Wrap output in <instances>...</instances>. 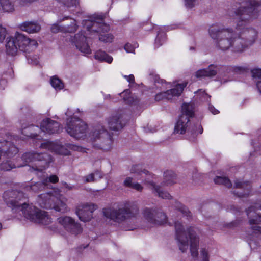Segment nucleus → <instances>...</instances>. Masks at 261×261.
Returning a JSON list of instances; mask_svg holds the SVG:
<instances>
[{"label": "nucleus", "mask_w": 261, "mask_h": 261, "mask_svg": "<svg viewBox=\"0 0 261 261\" xmlns=\"http://www.w3.org/2000/svg\"><path fill=\"white\" fill-rule=\"evenodd\" d=\"M70 23L69 25L62 26V31L64 33H73L77 29V25H76L75 20L70 18Z\"/></svg>", "instance_id": "f704fd0d"}, {"label": "nucleus", "mask_w": 261, "mask_h": 261, "mask_svg": "<svg viewBox=\"0 0 261 261\" xmlns=\"http://www.w3.org/2000/svg\"><path fill=\"white\" fill-rule=\"evenodd\" d=\"M86 37L82 32L75 34L73 37H71L70 41L77 49L84 54H89L91 53L89 45L86 42Z\"/></svg>", "instance_id": "4be33fe9"}, {"label": "nucleus", "mask_w": 261, "mask_h": 261, "mask_svg": "<svg viewBox=\"0 0 261 261\" xmlns=\"http://www.w3.org/2000/svg\"><path fill=\"white\" fill-rule=\"evenodd\" d=\"M257 210H261L260 204H256L255 206H251L246 212L249 219V223L251 225V229L254 233H261V227L254 225L261 222V214H256L255 213Z\"/></svg>", "instance_id": "2eb2a0df"}, {"label": "nucleus", "mask_w": 261, "mask_h": 261, "mask_svg": "<svg viewBox=\"0 0 261 261\" xmlns=\"http://www.w3.org/2000/svg\"><path fill=\"white\" fill-rule=\"evenodd\" d=\"M6 83V81L4 80H2L0 81V84H5Z\"/></svg>", "instance_id": "0e129e2a"}, {"label": "nucleus", "mask_w": 261, "mask_h": 261, "mask_svg": "<svg viewBox=\"0 0 261 261\" xmlns=\"http://www.w3.org/2000/svg\"><path fill=\"white\" fill-rule=\"evenodd\" d=\"M185 5L188 8H192L194 6V0H185Z\"/></svg>", "instance_id": "4d7b16f0"}, {"label": "nucleus", "mask_w": 261, "mask_h": 261, "mask_svg": "<svg viewBox=\"0 0 261 261\" xmlns=\"http://www.w3.org/2000/svg\"><path fill=\"white\" fill-rule=\"evenodd\" d=\"M246 2H249L251 4H254L255 3H257L258 5L259 3L261 5V0H246Z\"/></svg>", "instance_id": "13d9d810"}, {"label": "nucleus", "mask_w": 261, "mask_h": 261, "mask_svg": "<svg viewBox=\"0 0 261 261\" xmlns=\"http://www.w3.org/2000/svg\"><path fill=\"white\" fill-rule=\"evenodd\" d=\"M89 139L95 148L108 151L112 148V136L100 125L93 128L89 134Z\"/></svg>", "instance_id": "0eeeda50"}, {"label": "nucleus", "mask_w": 261, "mask_h": 261, "mask_svg": "<svg viewBox=\"0 0 261 261\" xmlns=\"http://www.w3.org/2000/svg\"><path fill=\"white\" fill-rule=\"evenodd\" d=\"M20 28L29 33H36L40 30L41 26L36 22L25 21L20 25Z\"/></svg>", "instance_id": "a878e982"}, {"label": "nucleus", "mask_w": 261, "mask_h": 261, "mask_svg": "<svg viewBox=\"0 0 261 261\" xmlns=\"http://www.w3.org/2000/svg\"><path fill=\"white\" fill-rule=\"evenodd\" d=\"M221 69L222 71L228 73L232 72L237 74H243L249 70V69L245 66H222Z\"/></svg>", "instance_id": "c756f323"}, {"label": "nucleus", "mask_w": 261, "mask_h": 261, "mask_svg": "<svg viewBox=\"0 0 261 261\" xmlns=\"http://www.w3.org/2000/svg\"><path fill=\"white\" fill-rule=\"evenodd\" d=\"M18 152V149L10 142L4 140L0 142V171H9L13 168L20 167L15 165L11 159Z\"/></svg>", "instance_id": "6e6552de"}, {"label": "nucleus", "mask_w": 261, "mask_h": 261, "mask_svg": "<svg viewBox=\"0 0 261 261\" xmlns=\"http://www.w3.org/2000/svg\"><path fill=\"white\" fill-rule=\"evenodd\" d=\"M69 18V17H64L63 19H61L60 20H59V21L60 22H62V21H64L65 19H68Z\"/></svg>", "instance_id": "e2e57ef3"}, {"label": "nucleus", "mask_w": 261, "mask_h": 261, "mask_svg": "<svg viewBox=\"0 0 261 261\" xmlns=\"http://www.w3.org/2000/svg\"><path fill=\"white\" fill-rule=\"evenodd\" d=\"M7 34V31L5 28L0 24V43H2L5 39Z\"/></svg>", "instance_id": "de8ad7c7"}, {"label": "nucleus", "mask_w": 261, "mask_h": 261, "mask_svg": "<svg viewBox=\"0 0 261 261\" xmlns=\"http://www.w3.org/2000/svg\"><path fill=\"white\" fill-rule=\"evenodd\" d=\"M208 32L217 48L225 51L231 47L233 36L234 35L232 29L224 28L215 24L210 27Z\"/></svg>", "instance_id": "39448f33"}, {"label": "nucleus", "mask_w": 261, "mask_h": 261, "mask_svg": "<svg viewBox=\"0 0 261 261\" xmlns=\"http://www.w3.org/2000/svg\"><path fill=\"white\" fill-rule=\"evenodd\" d=\"M238 1L241 6L234 12L236 18L239 20L236 29L238 30H242L240 35L251 45L255 42L257 33L255 29L245 27L250 19L257 17L258 9L261 5L256 3L251 4L246 0Z\"/></svg>", "instance_id": "f03ea898"}, {"label": "nucleus", "mask_w": 261, "mask_h": 261, "mask_svg": "<svg viewBox=\"0 0 261 261\" xmlns=\"http://www.w3.org/2000/svg\"><path fill=\"white\" fill-rule=\"evenodd\" d=\"M51 86L57 90H61L64 88V84L57 77L53 76L50 79Z\"/></svg>", "instance_id": "a19ab883"}, {"label": "nucleus", "mask_w": 261, "mask_h": 261, "mask_svg": "<svg viewBox=\"0 0 261 261\" xmlns=\"http://www.w3.org/2000/svg\"><path fill=\"white\" fill-rule=\"evenodd\" d=\"M130 172L137 175L136 178L138 180H142L145 184L150 186L152 190L154 189V187L158 186L155 184L152 179L153 175L147 170L142 169L139 165L133 166L130 169Z\"/></svg>", "instance_id": "f3484780"}, {"label": "nucleus", "mask_w": 261, "mask_h": 261, "mask_svg": "<svg viewBox=\"0 0 261 261\" xmlns=\"http://www.w3.org/2000/svg\"><path fill=\"white\" fill-rule=\"evenodd\" d=\"M214 181L217 184L224 185L228 188H230L232 186L231 181L226 177L217 176L215 178Z\"/></svg>", "instance_id": "ea45409f"}, {"label": "nucleus", "mask_w": 261, "mask_h": 261, "mask_svg": "<svg viewBox=\"0 0 261 261\" xmlns=\"http://www.w3.org/2000/svg\"><path fill=\"white\" fill-rule=\"evenodd\" d=\"M121 97H123L124 100L126 103L131 106H138L139 103V100L136 97L130 96V91L128 89L125 90L123 92L120 93Z\"/></svg>", "instance_id": "c85d7f7f"}, {"label": "nucleus", "mask_w": 261, "mask_h": 261, "mask_svg": "<svg viewBox=\"0 0 261 261\" xmlns=\"http://www.w3.org/2000/svg\"><path fill=\"white\" fill-rule=\"evenodd\" d=\"M95 58L101 61H105L111 63L113 61V58L108 55L105 51L99 50L95 53Z\"/></svg>", "instance_id": "473e14b6"}, {"label": "nucleus", "mask_w": 261, "mask_h": 261, "mask_svg": "<svg viewBox=\"0 0 261 261\" xmlns=\"http://www.w3.org/2000/svg\"><path fill=\"white\" fill-rule=\"evenodd\" d=\"M194 115L193 107L192 105L184 103L182 106L181 114L175 126L174 133L185 134L190 118Z\"/></svg>", "instance_id": "4468645a"}, {"label": "nucleus", "mask_w": 261, "mask_h": 261, "mask_svg": "<svg viewBox=\"0 0 261 261\" xmlns=\"http://www.w3.org/2000/svg\"><path fill=\"white\" fill-rule=\"evenodd\" d=\"M153 190L156 195L163 199H170L171 198V196L167 192L161 190V187L159 185L154 187V189Z\"/></svg>", "instance_id": "e433bc0d"}, {"label": "nucleus", "mask_w": 261, "mask_h": 261, "mask_svg": "<svg viewBox=\"0 0 261 261\" xmlns=\"http://www.w3.org/2000/svg\"><path fill=\"white\" fill-rule=\"evenodd\" d=\"M93 173L95 174V176L98 177L99 178H101L102 177V173L98 171H96Z\"/></svg>", "instance_id": "bf43d9fd"}, {"label": "nucleus", "mask_w": 261, "mask_h": 261, "mask_svg": "<svg viewBox=\"0 0 261 261\" xmlns=\"http://www.w3.org/2000/svg\"><path fill=\"white\" fill-rule=\"evenodd\" d=\"M84 181L85 183L93 182L94 181L95 179V174H93V173H90L87 176L84 177Z\"/></svg>", "instance_id": "8fccbe9b"}, {"label": "nucleus", "mask_w": 261, "mask_h": 261, "mask_svg": "<svg viewBox=\"0 0 261 261\" xmlns=\"http://www.w3.org/2000/svg\"><path fill=\"white\" fill-rule=\"evenodd\" d=\"M137 47H138V45L136 44L132 45L128 43L125 45L124 49L127 53H133Z\"/></svg>", "instance_id": "49530a36"}, {"label": "nucleus", "mask_w": 261, "mask_h": 261, "mask_svg": "<svg viewBox=\"0 0 261 261\" xmlns=\"http://www.w3.org/2000/svg\"><path fill=\"white\" fill-rule=\"evenodd\" d=\"M60 125L56 121L47 118L41 123L40 128L34 125H30L22 129V133L27 137L35 138L38 136L36 130H41L48 134L58 133L59 132Z\"/></svg>", "instance_id": "9b49d317"}, {"label": "nucleus", "mask_w": 261, "mask_h": 261, "mask_svg": "<svg viewBox=\"0 0 261 261\" xmlns=\"http://www.w3.org/2000/svg\"><path fill=\"white\" fill-rule=\"evenodd\" d=\"M3 197L8 206L11 207L16 212H21L24 217L31 221L45 225L51 222V218L46 212L27 203V197L22 192L7 191Z\"/></svg>", "instance_id": "f257e3e1"}, {"label": "nucleus", "mask_w": 261, "mask_h": 261, "mask_svg": "<svg viewBox=\"0 0 261 261\" xmlns=\"http://www.w3.org/2000/svg\"><path fill=\"white\" fill-rule=\"evenodd\" d=\"M176 175L171 170H167L164 173V180L162 182V186H170L176 182Z\"/></svg>", "instance_id": "cd10ccee"}, {"label": "nucleus", "mask_w": 261, "mask_h": 261, "mask_svg": "<svg viewBox=\"0 0 261 261\" xmlns=\"http://www.w3.org/2000/svg\"><path fill=\"white\" fill-rule=\"evenodd\" d=\"M40 147L41 148L47 149L48 150H51L52 151H55L59 154H64L65 155L68 154V151L66 150L65 151H63V147L62 146H59L58 145H55V143L51 142H46L43 143L41 144Z\"/></svg>", "instance_id": "bb28decb"}, {"label": "nucleus", "mask_w": 261, "mask_h": 261, "mask_svg": "<svg viewBox=\"0 0 261 261\" xmlns=\"http://www.w3.org/2000/svg\"><path fill=\"white\" fill-rule=\"evenodd\" d=\"M165 39V34L164 33H158L157 36L155 40V45L156 47H159L164 42Z\"/></svg>", "instance_id": "37998d69"}, {"label": "nucleus", "mask_w": 261, "mask_h": 261, "mask_svg": "<svg viewBox=\"0 0 261 261\" xmlns=\"http://www.w3.org/2000/svg\"><path fill=\"white\" fill-rule=\"evenodd\" d=\"M83 23L88 31L94 32H99V28L106 32L109 31L110 29L108 24L103 22L102 17L94 20H85Z\"/></svg>", "instance_id": "412c9836"}, {"label": "nucleus", "mask_w": 261, "mask_h": 261, "mask_svg": "<svg viewBox=\"0 0 261 261\" xmlns=\"http://www.w3.org/2000/svg\"><path fill=\"white\" fill-rule=\"evenodd\" d=\"M37 46L38 43L35 40L30 39L24 35L16 32L14 37L7 38L6 49L8 54L14 56L18 49L24 53H29Z\"/></svg>", "instance_id": "20e7f679"}, {"label": "nucleus", "mask_w": 261, "mask_h": 261, "mask_svg": "<svg viewBox=\"0 0 261 261\" xmlns=\"http://www.w3.org/2000/svg\"><path fill=\"white\" fill-rule=\"evenodd\" d=\"M123 185L126 187L132 188L139 192L142 191L143 188L140 184L133 182V178L130 177L126 178L124 180Z\"/></svg>", "instance_id": "7c9ffc66"}, {"label": "nucleus", "mask_w": 261, "mask_h": 261, "mask_svg": "<svg viewBox=\"0 0 261 261\" xmlns=\"http://www.w3.org/2000/svg\"><path fill=\"white\" fill-rule=\"evenodd\" d=\"M14 0H0V6L5 12H12L14 10Z\"/></svg>", "instance_id": "72a5a7b5"}, {"label": "nucleus", "mask_w": 261, "mask_h": 261, "mask_svg": "<svg viewBox=\"0 0 261 261\" xmlns=\"http://www.w3.org/2000/svg\"><path fill=\"white\" fill-rule=\"evenodd\" d=\"M208 110L213 113V114H217L219 113V111L216 109L213 105L209 104L208 105Z\"/></svg>", "instance_id": "6e6d98bb"}, {"label": "nucleus", "mask_w": 261, "mask_h": 261, "mask_svg": "<svg viewBox=\"0 0 261 261\" xmlns=\"http://www.w3.org/2000/svg\"><path fill=\"white\" fill-rule=\"evenodd\" d=\"M190 49L192 50V49H194V48L193 47H190Z\"/></svg>", "instance_id": "338daca9"}, {"label": "nucleus", "mask_w": 261, "mask_h": 261, "mask_svg": "<svg viewBox=\"0 0 261 261\" xmlns=\"http://www.w3.org/2000/svg\"><path fill=\"white\" fill-rule=\"evenodd\" d=\"M191 133L193 136V139H194L198 133L201 134L203 133V128L200 124L197 123L195 124L193 127L189 128L188 133Z\"/></svg>", "instance_id": "4c0bfd02"}, {"label": "nucleus", "mask_w": 261, "mask_h": 261, "mask_svg": "<svg viewBox=\"0 0 261 261\" xmlns=\"http://www.w3.org/2000/svg\"><path fill=\"white\" fill-rule=\"evenodd\" d=\"M37 202L42 208L49 209L54 208L56 211L65 213L67 207L65 202L58 199L51 192H46L38 195Z\"/></svg>", "instance_id": "9d476101"}, {"label": "nucleus", "mask_w": 261, "mask_h": 261, "mask_svg": "<svg viewBox=\"0 0 261 261\" xmlns=\"http://www.w3.org/2000/svg\"><path fill=\"white\" fill-rule=\"evenodd\" d=\"M62 185L64 186V188L68 189V190H72L73 189H74L75 188V186L73 185H71L70 184H67L66 182H62Z\"/></svg>", "instance_id": "864d4df0"}, {"label": "nucleus", "mask_w": 261, "mask_h": 261, "mask_svg": "<svg viewBox=\"0 0 261 261\" xmlns=\"http://www.w3.org/2000/svg\"><path fill=\"white\" fill-rule=\"evenodd\" d=\"M103 213L106 218L120 223L136 217L139 213V207L135 202H127L123 207L118 209L105 208L103 209Z\"/></svg>", "instance_id": "423d86ee"}, {"label": "nucleus", "mask_w": 261, "mask_h": 261, "mask_svg": "<svg viewBox=\"0 0 261 261\" xmlns=\"http://www.w3.org/2000/svg\"><path fill=\"white\" fill-rule=\"evenodd\" d=\"M145 219L154 225H161L167 221V216L161 209L154 207H145L142 211Z\"/></svg>", "instance_id": "ddd939ff"}, {"label": "nucleus", "mask_w": 261, "mask_h": 261, "mask_svg": "<svg viewBox=\"0 0 261 261\" xmlns=\"http://www.w3.org/2000/svg\"><path fill=\"white\" fill-rule=\"evenodd\" d=\"M99 32H96L99 34V39L101 41L107 43V42H111L113 39V36L111 34H105L107 33L106 31H102L101 28H99ZM108 31H107L108 32Z\"/></svg>", "instance_id": "c9c22d12"}, {"label": "nucleus", "mask_w": 261, "mask_h": 261, "mask_svg": "<svg viewBox=\"0 0 261 261\" xmlns=\"http://www.w3.org/2000/svg\"><path fill=\"white\" fill-rule=\"evenodd\" d=\"M87 129V124L79 118L71 117L67 119L66 130L71 137L80 139L86 135Z\"/></svg>", "instance_id": "f8f14e48"}, {"label": "nucleus", "mask_w": 261, "mask_h": 261, "mask_svg": "<svg viewBox=\"0 0 261 261\" xmlns=\"http://www.w3.org/2000/svg\"><path fill=\"white\" fill-rule=\"evenodd\" d=\"M65 114L67 116H71V113L70 112L69 109H68L67 112L65 113Z\"/></svg>", "instance_id": "680f3d73"}, {"label": "nucleus", "mask_w": 261, "mask_h": 261, "mask_svg": "<svg viewBox=\"0 0 261 261\" xmlns=\"http://www.w3.org/2000/svg\"><path fill=\"white\" fill-rule=\"evenodd\" d=\"M175 207L178 211L182 213L184 215V216H187L188 218H190L191 217L192 215L189 209L187 207L182 205L181 203L176 202L175 203Z\"/></svg>", "instance_id": "58836bf2"}, {"label": "nucleus", "mask_w": 261, "mask_h": 261, "mask_svg": "<svg viewBox=\"0 0 261 261\" xmlns=\"http://www.w3.org/2000/svg\"><path fill=\"white\" fill-rule=\"evenodd\" d=\"M251 73L256 83V81H261V69L254 68L251 70Z\"/></svg>", "instance_id": "c03bdc74"}, {"label": "nucleus", "mask_w": 261, "mask_h": 261, "mask_svg": "<svg viewBox=\"0 0 261 261\" xmlns=\"http://www.w3.org/2000/svg\"><path fill=\"white\" fill-rule=\"evenodd\" d=\"M187 83L179 84L173 89L167 90L165 92H160L155 96V100L159 101L163 99L171 100L174 96H179L182 92Z\"/></svg>", "instance_id": "aec40b11"}, {"label": "nucleus", "mask_w": 261, "mask_h": 261, "mask_svg": "<svg viewBox=\"0 0 261 261\" xmlns=\"http://www.w3.org/2000/svg\"><path fill=\"white\" fill-rule=\"evenodd\" d=\"M2 227V225L1 223H0V230L1 229Z\"/></svg>", "instance_id": "69168bd1"}, {"label": "nucleus", "mask_w": 261, "mask_h": 261, "mask_svg": "<svg viewBox=\"0 0 261 261\" xmlns=\"http://www.w3.org/2000/svg\"><path fill=\"white\" fill-rule=\"evenodd\" d=\"M26 57L29 64L37 65L39 63L38 57L36 55H29Z\"/></svg>", "instance_id": "a18cd8bd"}, {"label": "nucleus", "mask_w": 261, "mask_h": 261, "mask_svg": "<svg viewBox=\"0 0 261 261\" xmlns=\"http://www.w3.org/2000/svg\"><path fill=\"white\" fill-rule=\"evenodd\" d=\"M97 206L92 203H86L79 205L76 208V214L79 219L83 222H88L93 218V213Z\"/></svg>", "instance_id": "dca6fc26"}, {"label": "nucleus", "mask_w": 261, "mask_h": 261, "mask_svg": "<svg viewBox=\"0 0 261 261\" xmlns=\"http://www.w3.org/2000/svg\"><path fill=\"white\" fill-rule=\"evenodd\" d=\"M47 182V179H44L42 182H37L33 185L27 186L25 189L27 190H32L37 193L44 189Z\"/></svg>", "instance_id": "2f4dec72"}, {"label": "nucleus", "mask_w": 261, "mask_h": 261, "mask_svg": "<svg viewBox=\"0 0 261 261\" xmlns=\"http://www.w3.org/2000/svg\"><path fill=\"white\" fill-rule=\"evenodd\" d=\"M200 253L201 255L202 261H209L208 252L205 249L202 248L200 251Z\"/></svg>", "instance_id": "09e8293b"}, {"label": "nucleus", "mask_w": 261, "mask_h": 261, "mask_svg": "<svg viewBox=\"0 0 261 261\" xmlns=\"http://www.w3.org/2000/svg\"><path fill=\"white\" fill-rule=\"evenodd\" d=\"M23 164L20 165L24 166L31 162H35L34 166L30 168V171H37L42 172L45 170L52 162V159L48 153L46 152L38 153L34 152H26L22 157Z\"/></svg>", "instance_id": "1a4fd4ad"}, {"label": "nucleus", "mask_w": 261, "mask_h": 261, "mask_svg": "<svg viewBox=\"0 0 261 261\" xmlns=\"http://www.w3.org/2000/svg\"><path fill=\"white\" fill-rule=\"evenodd\" d=\"M124 77L126 79L129 83L133 84L135 83V78L133 74H130L129 75H124Z\"/></svg>", "instance_id": "5fc2aeb1"}, {"label": "nucleus", "mask_w": 261, "mask_h": 261, "mask_svg": "<svg viewBox=\"0 0 261 261\" xmlns=\"http://www.w3.org/2000/svg\"><path fill=\"white\" fill-rule=\"evenodd\" d=\"M232 45L231 46L232 51L233 52H242L246 48L250 45L246 40H245L244 37L241 35L238 37L233 36L232 40Z\"/></svg>", "instance_id": "b1692460"}, {"label": "nucleus", "mask_w": 261, "mask_h": 261, "mask_svg": "<svg viewBox=\"0 0 261 261\" xmlns=\"http://www.w3.org/2000/svg\"><path fill=\"white\" fill-rule=\"evenodd\" d=\"M234 188L243 189L244 190L243 192H233V194L239 197H248L251 190V186L249 181H244L240 179H236L234 181Z\"/></svg>", "instance_id": "5701e85b"}, {"label": "nucleus", "mask_w": 261, "mask_h": 261, "mask_svg": "<svg viewBox=\"0 0 261 261\" xmlns=\"http://www.w3.org/2000/svg\"><path fill=\"white\" fill-rule=\"evenodd\" d=\"M46 179H47V184L46 186L48 185V182L51 183H56L58 182L59 178L57 176L55 175H51L48 178H47Z\"/></svg>", "instance_id": "603ef678"}, {"label": "nucleus", "mask_w": 261, "mask_h": 261, "mask_svg": "<svg viewBox=\"0 0 261 261\" xmlns=\"http://www.w3.org/2000/svg\"><path fill=\"white\" fill-rule=\"evenodd\" d=\"M67 146L70 148V149H73V150H76L78 148V147L74 145H73V144H67Z\"/></svg>", "instance_id": "052dcab7"}, {"label": "nucleus", "mask_w": 261, "mask_h": 261, "mask_svg": "<svg viewBox=\"0 0 261 261\" xmlns=\"http://www.w3.org/2000/svg\"><path fill=\"white\" fill-rule=\"evenodd\" d=\"M217 73V66L211 64L208 67L199 69L195 72V77L197 78L212 77Z\"/></svg>", "instance_id": "393cba45"}, {"label": "nucleus", "mask_w": 261, "mask_h": 261, "mask_svg": "<svg viewBox=\"0 0 261 261\" xmlns=\"http://www.w3.org/2000/svg\"><path fill=\"white\" fill-rule=\"evenodd\" d=\"M125 114L124 110H119L113 114L108 121L109 128L116 131L121 129L125 123L123 119Z\"/></svg>", "instance_id": "6ab92c4d"}, {"label": "nucleus", "mask_w": 261, "mask_h": 261, "mask_svg": "<svg viewBox=\"0 0 261 261\" xmlns=\"http://www.w3.org/2000/svg\"><path fill=\"white\" fill-rule=\"evenodd\" d=\"M62 29V27H60L58 24L55 23L53 24L51 27V31L54 33H57L59 32H63Z\"/></svg>", "instance_id": "3c124183"}, {"label": "nucleus", "mask_w": 261, "mask_h": 261, "mask_svg": "<svg viewBox=\"0 0 261 261\" xmlns=\"http://www.w3.org/2000/svg\"><path fill=\"white\" fill-rule=\"evenodd\" d=\"M58 221L66 231L72 234L77 235L82 231L81 225L71 217H60L58 219Z\"/></svg>", "instance_id": "a211bd4d"}, {"label": "nucleus", "mask_w": 261, "mask_h": 261, "mask_svg": "<svg viewBox=\"0 0 261 261\" xmlns=\"http://www.w3.org/2000/svg\"><path fill=\"white\" fill-rule=\"evenodd\" d=\"M176 232V239L178 242L179 249L185 252L189 247V239L190 242V251L193 257H197L198 254L199 238L197 237L194 228L192 227L185 230L182 224L179 221L174 223Z\"/></svg>", "instance_id": "7ed1b4c3"}, {"label": "nucleus", "mask_w": 261, "mask_h": 261, "mask_svg": "<svg viewBox=\"0 0 261 261\" xmlns=\"http://www.w3.org/2000/svg\"><path fill=\"white\" fill-rule=\"evenodd\" d=\"M195 93L197 94V96L199 97L201 100L209 101L211 96L208 95L204 90L199 89Z\"/></svg>", "instance_id": "79ce46f5"}]
</instances>
